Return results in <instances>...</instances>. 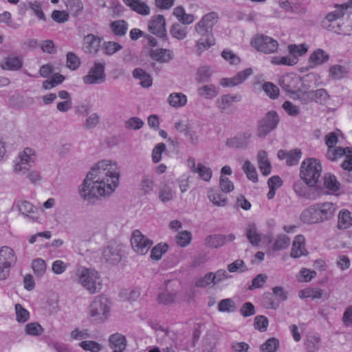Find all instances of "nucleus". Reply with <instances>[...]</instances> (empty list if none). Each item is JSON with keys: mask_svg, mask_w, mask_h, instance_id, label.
I'll return each instance as SVG.
<instances>
[{"mask_svg": "<svg viewBox=\"0 0 352 352\" xmlns=\"http://www.w3.org/2000/svg\"><path fill=\"white\" fill-rule=\"evenodd\" d=\"M109 161L102 160L93 166L79 187V195L89 204H94L100 197L109 195L118 185L119 173L112 171Z\"/></svg>", "mask_w": 352, "mask_h": 352, "instance_id": "obj_1", "label": "nucleus"}, {"mask_svg": "<svg viewBox=\"0 0 352 352\" xmlns=\"http://www.w3.org/2000/svg\"><path fill=\"white\" fill-rule=\"evenodd\" d=\"M19 161L14 166V170L19 174L25 175L30 182L34 184L41 179V173L30 168L34 165V155L33 150L30 148H25L19 155Z\"/></svg>", "mask_w": 352, "mask_h": 352, "instance_id": "obj_2", "label": "nucleus"}, {"mask_svg": "<svg viewBox=\"0 0 352 352\" xmlns=\"http://www.w3.org/2000/svg\"><path fill=\"white\" fill-rule=\"evenodd\" d=\"M326 157L328 160L334 162L343 157H346L344 161L341 164L342 172L341 175L342 179L348 182L351 181V175L350 174L352 170V148L336 146L332 148H328Z\"/></svg>", "mask_w": 352, "mask_h": 352, "instance_id": "obj_3", "label": "nucleus"}, {"mask_svg": "<svg viewBox=\"0 0 352 352\" xmlns=\"http://www.w3.org/2000/svg\"><path fill=\"white\" fill-rule=\"evenodd\" d=\"M321 171L320 162L316 159L308 158L301 164L300 176L305 183L316 185L319 183Z\"/></svg>", "mask_w": 352, "mask_h": 352, "instance_id": "obj_4", "label": "nucleus"}, {"mask_svg": "<svg viewBox=\"0 0 352 352\" xmlns=\"http://www.w3.org/2000/svg\"><path fill=\"white\" fill-rule=\"evenodd\" d=\"M79 283L90 294L99 292L102 283L98 272L90 268H83L79 274Z\"/></svg>", "mask_w": 352, "mask_h": 352, "instance_id": "obj_5", "label": "nucleus"}, {"mask_svg": "<svg viewBox=\"0 0 352 352\" xmlns=\"http://www.w3.org/2000/svg\"><path fill=\"white\" fill-rule=\"evenodd\" d=\"M279 122L280 118L276 111H268L257 122L256 135L260 138H265L276 129Z\"/></svg>", "mask_w": 352, "mask_h": 352, "instance_id": "obj_6", "label": "nucleus"}, {"mask_svg": "<svg viewBox=\"0 0 352 352\" xmlns=\"http://www.w3.org/2000/svg\"><path fill=\"white\" fill-rule=\"evenodd\" d=\"M196 32L201 36L196 43L197 50L201 52L208 50L215 44V39L213 36L212 29L197 23L195 26Z\"/></svg>", "mask_w": 352, "mask_h": 352, "instance_id": "obj_7", "label": "nucleus"}, {"mask_svg": "<svg viewBox=\"0 0 352 352\" xmlns=\"http://www.w3.org/2000/svg\"><path fill=\"white\" fill-rule=\"evenodd\" d=\"M107 299L98 296L89 306V315L95 321L102 322L106 320L109 312Z\"/></svg>", "mask_w": 352, "mask_h": 352, "instance_id": "obj_8", "label": "nucleus"}, {"mask_svg": "<svg viewBox=\"0 0 352 352\" xmlns=\"http://www.w3.org/2000/svg\"><path fill=\"white\" fill-rule=\"evenodd\" d=\"M153 241L144 236L142 232L135 230L133 232L131 237V244L133 250L140 255L146 254L151 245Z\"/></svg>", "mask_w": 352, "mask_h": 352, "instance_id": "obj_9", "label": "nucleus"}, {"mask_svg": "<svg viewBox=\"0 0 352 352\" xmlns=\"http://www.w3.org/2000/svg\"><path fill=\"white\" fill-rule=\"evenodd\" d=\"M104 63H95L87 75L83 77V82L87 85L100 84L105 81Z\"/></svg>", "mask_w": 352, "mask_h": 352, "instance_id": "obj_10", "label": "nucleus"}, {"mask_svg": "<svg viewBox=\"0 0 352 352\" xmlns=\"http://www.w3.org/2000/svg\"><path fill=\"white\" fill-rule=\"evenodd\" d=\"M252 45L258 51L262 52L265 54L275 52L278 46L277 41L264 35L255 38L252 42Z\"/></svg>", "mask_w": 352, "mask_h": 352, "instance_id": "obj_11", "label": "nucleus"}, {"mask_svg": "<svg viewBox=\"0 0 352 352\" xmlns=\"http://www.w3.org/2000/svg\"><path fill=\"white\" fill-rule=\"evenodd\" d=\"M148 30L164 41H168L166 30V21L163 15L158 14L151 18L148 24Z\"/></svg>", "mask_w": 352, "mask_h": 352, "instance_id": "obj_12", "label": "nucleus"}, {"mask_svg": "<svg viewBox=\"0 0 352 352\" xmlns=\"http://www.w3.org/2000/svg\"><path fill=\"white\" fill-rule=\"evenodd\" d=\"M123 256V251L119 246H107L102 251V260L111 265L120 262Z\"/></svg>", "mask_w": 352, "mask_h": 352, "instance_id": "obj_13", "label": "nucleus"}, {"mask_svg": "<svg viewBox=\"0 0 352 352\" xmlns=\"http://www.w3.org/2000/svg\"><path fill=\"white\" fill-rule=\"evenodd\" d=\"M253 73L252 68H247L243 71L238 72L232 78H223L220 81L223 87H232L237 86L243 82Z\"/></svg>", "mask_w": 352, "mask_h": 352, "instance_id": "obj_14", "label": "nucleus"}, {"mask_svg": "<svg viewBox=\"0 0 352 352\" xmlns=\"http://www.w3.org/2000/svg\"><path fill=\"white\" fill-rule=\"evenodd\" d=\"M320 222L331 219L335 214L336 206L332 202L316 204Z\"/></svg>", "mask_w": 352, "mask_h": 352, "instance_id": "obj_15", "label": "nucleus"}, {"mask_svg": "<svg viewBox=\"0 0 352 352\" xmlns=\"http://www.w3.org/2000/svg\"><path fill=\"white\" fill-rule=\"evenodd\" d=\"M252 135L250 132H244L226 141V145L230 148H246L249 144V140Z\"/></svg>", "mask_w": 352, "mask_h": 352, "instance_id": "obj_16", "label": "nucleus"}, {"mask_svg": "<svg viewBox=\"0 0 352 352\" xmlns=\"http://www.w3.org/2000/svg\"><path fill=\"white\" fill-rule=\"evenodd\" d=\"M151 58L160 63H168L174 58V54L170 50L168 49H156L149 51Z\"/></svg>", "mask_w": 352, "mask_h": 352, "instance_id": "obj_17", "label": "nucleus"}, {"mask_svg": "<svg viewBox=\"0 0 352 352\" xmlns=\"http://www.w3.org/2000/svg\"><path fill=\"white\" fill-rule=\"evenodd\" d=\"M300 218L302 222L308 224L321 223L316 204L305 209Z\"/></svg>", "mask_w": 352, "mask_h": 352, "instance_id": "obj_18", "label": "nucleus"}, {"mask_svg": "<svg viewBox=\"0 0 352 352\" xmlns=\"http://www.w3.org/2000/svg\"><path fill=\"white\" fill-rule=\"evenodd\" d=\"M307 254L308 252L305 248V237L301 234L297 235L293 241L290 253L291 257L297 258Z\"/></svg>", "mask_w": 352, "mask_h": 352, "instance_id": "obj_19", "label": "nucleus"}, {"mask_svg": "<svg viewBox=\"0 0 352 352\" xmlns=\"http://www.w3.org/2000/svg\"><path fill=\"white\" fill-rule=\"evenodd\" d=\"M16 262V257L12 248L3 246L0 249V264L7 266V267H11Z\"/></svg>", "mask_w": 352, "mask_h": 352, "instance_id": "obj_20", "label": "nucleus"}, {"mask_svg": "<svg viewBox=\"0 0 352 352\" xmlns=\"http://www.w3.org/2000/svg\"><path fill=\"white\" fill-rule=\"evenodd\" d=\"M241 100V96L240 95L225 94L217 100L216 104L221 111L223 112L232 105V102H239Z\"/></svg>", "mask_w": 352, "mask_h": 352, "instance_id": "obj_21", "label": "nucleus"}, {"mask_svg": "<svg viewBox=\"0 0 352 352\" xmlns=\"http://www.w3.org/2000/svg\"><path fill=\"white\" fill-rule=\"evenodd\" d=\"M123 2L139 14L146 16L150 13V8L142 0H123Z\"/></svg>", "mask_w": 352, "mask_h": 352, "instance_id": "obj_22", "label": "nucleus"}, {"mask_svg": "<svg viewBox=\"0 0 352 352\" xmlns=\"http://www.w3.org/2000/svg\"><path fill=\"white\" fill-rule=\"evenodd\" d=\"M175 129L177 131L183 133L185 136L188 137L191 144H196L197 143L198 137L196 135V132L193 131L192 127L188 124H186L182 122H177L175 123Z\"/></svg>", "mask_w": 352, "mask_h": 352, "instance_id": "obj_23", "label": "nucleus"}, {"mask_svg": "<svg viewBox=\"0 0 352 352\" xmlns=\"http://www.w3.org/2000/svg\"><path fill=\"white\" fill-rule=\"evenodd\" d=\"M298 81V77L292 74L283 76L279 80V85L287 92L294 93L296 89V84Z\"/></svg>", "mask_w": 352, "mask_h": 352, "instance_id": "obj_24", "label": "nucleus"}, {"mask_svg": "<svg viewBox=\"0 0 352 352\" xmlns=\"http://www.w3.org/2000/svg\"><path fill=\"white\" fill-rule=\"evenodd\" d=\"M109 346L113 351H124L126 349L127 341L126 337L119 333H115L109 338Z\"/></svg>", "mask_w": 352, "mask_h": 352, "instance_id": "obj_25", "label": "nucleus"}, {"mask_svg": "<svg viewBox=\"0 0 352 352\" xmlns=\"http://www.w3.org/2000/svg\"><path fill=\"white\" fill-rule=\"evenodd\" d=\"M23 58L21 56H8L0 66L3 69L16 71L23 67Z\"/></svg>", "mask_w": 352, "mask_h": 352, "instance_id": "obj_26", "label": "nucleus"}, {"mask_svg": "<svg viewBox=\"0 0 352 352\" xmlns=\"http://www.w3.org/2000/svg\"><path fill=\"white\" fill-rule=\"evenodd\" d=\"M83 42L87 52L96 53L100 46L101 38L93 34H88L84 38Z\"/></svg>", "mask_w": 352, "mask_h": 352, "instance_id": "obj_27", "label": "nucleus"}, {"mask_svg": "<svg viewBox=\"0 0 352 352\" xmlns=\"http://www.w3.org/2000/svg\"><path fill=\"white\" fill-rule=\"evenodd\" d=\"M307 184L308 187L302 197L310 200H316L322 195L328 194V192L320 186L318 183L316 185H311L310 184Z\"/></svg>", "mask_w": 352, "mask_h": 352, "instance_id": "obj_28", "label": "nucleus"}, {"mask_svg": "<svg viewBox=\"0 0 352 352\" xmlns=\"http://www.w3.org/2000/svg\"><path fill=\"white\" fill-rule=\"evenodd\" d=\"M133 76L134 78L140 80V84L142 87L148 88L152 85V78L151 75L142 68H135L133 71Z\"/></svg>", "mask_w": 352, "mask_h": 352, "instance_id": "obj_29", "label": "nucleus"}, {"mask_svg": "<svg viewBox=\"0 0 352 352\" xmlns=\"http://www.w3.org/2000/svg\"><path fill=\"white\" fill-rule=\"evenodd\" d=\"M245 236L248 241L254 246L258 245L261 241V235L254 223L248 225L245 229Z\"/></svg>", "mask_w": 352, "mask_h": 352, "instance_id": "obj_30", "label": "nucleus"}, {"mask_svg": "<svg viewBox=\"0 0 352 352\" xmlns=\"http://www.w3.org/2000/svg\"><path fill=\"white\" fill-rule=\"evenodd\" d=\"M338 218L337 227L339 230H345L352 226V217H351V212L348 210H341L339 212Z\"/></svg>", "mask_w": 352, "mask_h": 352, "instance_id": "obj_31", "label": "nucleus"}, {"mask_svg": "<svg viewBox=\"0 0 352 352\" xmlns=\"http://www.w3.org/2000/svg\"><path fill=\"white\" fill-rule=\"evenodd\" d=\"M329 55L322 49H317L312 52L309 58V62L314 65H320L328 61Z\"/></svg>", "mask_w": 352, "mask_h": 352, "instance_id": "obj_32", "label": "nucleus"}, {"mask_svg": "<svg viewBox=\"0 0 352 352\" xmlns=\"http://www.w3.org/2000/svg\"><path fill=\"white\" fill-rule=\"evenodd\" d=\"M198 95L205 99L211 100L218 94V89L212 84L204 85L197 89Z\"/></svg>", "mask_w": 352, "mask_h": 352, "instance_id": "obj_33", "label": "nucleus"}, {"mask_svg": "<svg viewBox=\"0 0 352 352\" xmlns=\"http://www.w3.org/2000/svg\"><path fill=\"white\" fill-rule=\"evenodd\" d=\"M323 188L328 192H336L340 188V183L337 181L336 177L330 173H326L323 177Z\"/></svg>", "mask_w": 352, "mask_h": 352, "instance_id": "obj_34", "label": "nucleus"}, {"mask_svg": "<svg viewBox=\"0 0 352 352\" xmlns=\"http://www.w3.org/2000/svg\"><path fill=\"white\" fill-rule=\"evenodd\" d=\"M288 51L292 58H295L296 63L298 57L305 55L308 51V45L305 43L300 45L291 44L288 45Z\"/></svg>", "mask_w": 352, "mask_h": 352, "instance_id": "obj_35", "label": "nucleus"}, {"mask_svg": "<svg viewBox=\"0 0 352 352\" xmlns=\"http://www.w3.org/2000/svg\"><path fill=\"white\" fill-rule=\"evenodd\" d=\"M212 72L211 67L203 65L198 67L196 72V80L199 83H205L210 81Z\"/></svg>", "mask_w": 352, "mask_h": 352, "instance_id": "obj_36", "label": "nucleus"}, {"mask_svg": "<svg viewBox=\"0 0 352 352\" xmlns=\"http://www.w3.org/2000/svg\"><path fill=\"white\" fill-rule=\"evenodd\" d=\"M112 32L118 36H123L128 30V24L124 20H117L110 23Z\"/></svg>", "mask_w": 352, "mask_h": 352, "instance_id": "obj_37", "label": "nucleus"}, {"mask_svg": "<svg viewBox=\"0 0 352 352\" xmlns=\"http://www.w3.org/2000/svg\"><path fill=\"white\" fill-rule=\"evenodd\" d=\"M329 77L333 80H340L348 76L349 72L344 66L334 65L329 69Z\"/></svg>", "mask_w": 352, "mask_h": 352, "instance_id": "obj_38", "label": "nucleus"}, {"mask_svg": "<svg viewBox=\"0 0 352 352\" xmlns=\"http://www.w3.org/2000/svg\"><path fill=\"white\" fill-rule=\"evenodd\" d=\"M226 242V235L214 234L208 236L206 238V245L212 248H217L223 245Z\"/></svg>", "mask_w": 352, "mask_h": 352, "instance_id": "obj_39", "label": "nucleus"}, {"mask_svg": "<svg viewBox=\"0 0 352 352\" xmlns=\"http://www.w3.org/2000/svg\"><path fill=\"white\" fill-rule=\"evenodd\" d=\"M169 104L173 107H181L187 102L186 96L182 93H173L168 98Z\"/></svg>", "mask_w": 352, "mask_h": 352, "instance_id": "obj_40", "label": "nucleus"}, {"mask_svg": "<svg viewBox=\"0 0 352 352\" xmlns=\"http://www.w3.org/2000/svg\"><path fill=\"white\" fill-rule=\"evenodd\" d=\"M309 97L319 104H324L329 100V96L324 89H318L309 93Z\"/></svg>", "mask_w": 352, "mask_h": 352, "instance_id": "obj_41", "label": "nucleus"}, {"mask_svg": "<svg viewBox=\"0 0 352 352\" xmlns=\"http://www.w3.org/2000/svg\"><path fill=\"white\" fill-rule=\"evenodd\" d=\"M208 199L217 206H225L227 204V198L221 192L211 190L208 192Z\"/></svg>", "mask_w": 352, "mask_h": 352, "instance_id": "obj_42", "label": "nucleus"}, {"mask_svg": "<svg viewBox=\"0 0 352 352\" xmlns=\"http://www.w3.org/2000/svg\"><path fill=\"white\" fill-rule=\"evenodd\" d=\"M336 20H337V18L335 17L333 13L329 12L327 14L325 19L322 21V26L329 30L334 31L338 34H346V33L342 32L340 29V25H337V29H336L335 27L332 25L331 23H333Z\"/></svg>", "mask_w": 352, "mask_h": 352, "instance_id": "obj_43", "label": "nucleus"}, {"mask_svg": "<svg viewBox=\"0 0 352 352\" xmlns=\"http://www.w3.org/2000/svg\"><path fill=\"white\" fill-rule=\"evenodd\" d=\"M65 3L67 10L74 16L78 15L83 10L81 0H65Z\"/></svg>", "mask_w": 352, "mask_h": 352, "instance_id": "obj_44", "label": "nucleus"}, {"mask_svg": "<svg viewBox=\"0 0 352 352\" xmlns=\"http://www.w3.org/2000/svg\"><path fill=\"white\" fill-rule=\"evenodd\" d=\"M320 339L318 336L311 335L307 337L305 346L307 352H316L320 348Z\"/></svg>", "mask_w": 352, "mask_h": 352, "instance_id": "obj_45", "label": "nucleus"}, {"mask_svg": "<svg viewBox=\"0 0 352 352\" xmlns=\"http://www.w3.org/2000/svg\"><path fill=\"white\" fill-rule=\"evenodd\" d=\"M176 291H170L168 287H166V290L158 295L159 303L164 305H168L173 303L176 296Z\"/></svg>", "mask_w": 352, "mask_h": 352, "instance_id": "obj_46", "label": "nucleus"}, {"mask_svg": "<svg viewBox=\"0 0 352 352\" xmlns=\"http://www.w3.org/2000/svg\"><path fill=\"white\" fill-rule=\"evenodd\" d=\"M174 192L172 188L166 184L162 185L159 189V199L164 203L173 199Z\"/></svg>", "mask_w": 352, "mask_h": 352, "instance_id": "obj_47", "label": "nucleus"}, {"mask_svg": "<svg viewBox=\"0 0 352 352\" xmlns=\"http://www.w3.org/2000/svg\"><path fill=\"white\" fill-rule=\"evenodd\" d=\"M171 36L178 40H183L187 36L186 28L182 27L179 23H175L170 28Z\"/></svg>", "mask_w": 352, "mask_h": 352, "instance_id": "obj_48", "label": "nucleus"}, {"mask_svg": "<svg viewBox=\"0 0 352 352\" xmlns=\"http://www.w3.org/2000/svg\"><path fill=\"white\" fill-rule=\"evenodd\" d=\"M242 168L250 180L254 183L258 182V175L256 168L249 160L245 161Z\"/></svg>", "mask_w": 352, "mask_h": 352, "instance_id": "obj_49", "label": "nucleus"}, {"mask_svg": "<svg viewBox=\"0 0 352 352\" xmlns=\"http://www.w3.org/2000/svg\"><path fill=\"white\" fill-rule=\"evenodd\" d=\"M168 245L166 243H158L153 248L151 252V258L153 260L158 261L162 258L163 254L168 250Z\"/></svg>", "mask_w": 352, "mask_h": 352, "instance_id": "obj_50", "label": "nucleus"}, {"mask_svg": "<svg viewBox=\"0 0 352 352\" xmlns=\"http://www.w3.org/2000/svg\"><path fill=\"white\" fill-rule=\"evenodd\" d=\"M218 14L215 12H212L204 15L198 22L208 28L213 29L214 25L217 23Z\"/></svg>", "mask_w": 352, "mask_h": 352, "instance_id": "obj_51", "label": "nucleus"}, {"mask_svg": "<svg viewBox=\"0 0 352 352\" xmlns=\"http://www.w3.org/2000/svg\"><path fill=\"white\" fill-rule=\"evenodd\" d=\"M290 244V239L285 235H278L273 245L274 250L278 251L286 249Z\"/></svg>", "mask_w": 352, "mask_h": 352, "instance_id": "obj_52", "label": "nucleus"}, {"mask_svg": "<svg viewBox=\"0 0 352 352\" xmlns=\"http://www.w3.org/2000/svg\"><path fill=\"white\" fill-rule=\"evenodd\" d=\"M236 309V305L231 298L223 299L218 304V309L221 312H233Z\"/></svg>", "mask_w": 352, "mask_h": 352, "instance_id": "obj_53", "label": "nucleus"}, {"mask_svg": "<svg viewBox=\"0 0 352 352\" xmlns=\"http://www.w3.org/2000/svg\"><path fill=\"white\" fill-rule=\"evenodd\" d=\"M228 271L229 272H245L248 270V268L245 265L244 261L241 259H236L232 263L228 265Z\"/></svg>", "mask_w": 352, "mask_h": 352, "instance_id": "obj_54", "label": "nucleus"}, {"mask_svg": "<svg viewBox=\"0 0 352 352\" xmlns=\"http://www.w3.org/2000/svg\"><path fill=\"white\" fill-rule=\"evenodd\" d=\"M278 346L279 341L275 338H271L261 345L260 350L262 352H274Z\"/></svg>", "mask_w": 352, "mask_h": 352, "instance_id": "obj_55", "label": "nucleus"}, {"mask_svg": "<svg viewBox=\"0 0 352 352\" xmlns=\"http://www.w3.org/2000/svg\"><path fill=\"white\" fill-rule=\"evenodd\" d=\"M192 234L188 231H182L177 234L175 241L177 245L181 247L187 246L191 241Z\"/></svg>", "mask_w": 352, "mask_h": 352, "instance_id": "obj_56", "label": "nucleus"}, {"mask_svg": "<svg viewBox=\"0 0 352 352\" xmlns=\"http://www.w3.org/2000/svg\"><path fill=\"white\" fill-rule=\"evenodd\" d=\"M263 89L272 99H276L279 95V89L272 82H267L263 85Z\"/></svg>", "mask_w": 352, "mask_h": 352, "instance_id": "obj_57", "label": "nucleus"}, {"mask_svg": "<svg viewBox=\"0 0 352 352\" xmlns=\"http://www.w3.org/2000/svg\"><path fill=\"white\" fill-rule=\"evenodd\" d=\"M79 345L85 351L91 352H99L102 349V346L92 340H85L81 342Z\"/></svg>", "mask_w": 352, "mask_h": 352, "instance_id": "obj_58", "label": "nucleus"}, {"mask_svg": "<svg viewBox=\"0 0 352 352\" xmlns=\"http://www.w3.org/2000/svg\"><path fill=\"white\" fill-rule=\"evenodd\" d=\"M15 312L16 320L19 322H26L30 317L29 311L23 308L19 303L15 305Z\"/></svg>", "mask_w": 352, "mask_h": 352, "instance_id": "obj_59", "label": "nucleus"}, {"mask_svg": "<svg viewBox=\"0 0 352 352\" xmlns=\"http://www.w3.org/2000/svg\"><path fill=\"white\" fill-rule=\"evenodd\" d=\"M302 152L299 148H295L289 151L286 164L288 166L296 165L301 158Z\"/></svg>", "mask_w": 352, "mask_h": 352, "instance_id": "obj_60", "label": "nucleus"}, {"mask_svg": "<svg viewBox=\"0 0 352 352\" xmlns=\"http://www.w3.org/2000/svg\"><path fill=\"white\" fill-rule=\"evenodd\" d=\"M154 188L153 180L148 176H144L140 182V189L144 195L150 194Z\"/></svg>", "mask_w": 352, "mask_h": 352, "instance_id": "obj_61", "label": "nucleus"}, {"mask_svg": "<svg viewBox=\"0 0 352 352\" xmlns=\"http://www.w3.org/2000/svg\"><path fill=\"white\" fill-rule=\"evenodd\" d=\"M102 48L105 54L111 56L115 54L116 52L120 50L122 47L121 45L116 42L109 41L104 42Z\"/></svg>", "mask_w": 352, "mask_h": 352, "instance_id": "obj_62", "label": "nucleus"}, {"mask_svg": "<svg viewBox=\"0 0 352 352\" xmlns=\"http://www.w3.org/2000/svg\"><path fill=\"white\" fill-rule=\"evenodd\" d=\"M32 267L37 276H41L45 272L46 264L44 260L36 258L33 261Z\"/></svg>", "mask_w": 352, "mask_h": 352, "instance_id": "obj_63", "label": "nucleus"}, {"mask_svg": "<svg viewBox=\"0 0 352 352\" xmlns=\"http://www.w3.org/2000/svg\"><path fill=\"white\" fill-rule=\"evenodd\" d=\"M267 280V276L265 274L256 275L252 280V284L249 286L250 290L261 288Z\"/></svg>", "mask_w": 352, "mask_h": 352, "instance_id": "obj_64", "label": "nucleus"}]
</instances>
